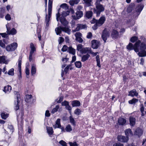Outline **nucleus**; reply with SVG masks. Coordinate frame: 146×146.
<instances>
[{"label": "nucleus", "mask_w": 146, "mask_h": 146, "mask_svg": "<svg viewBox=\"0 0 146 146\" xmlns=\"http://www.w3.org/2000/svg\"><path fill=\"white\" fill-rule=\"evenodd\" d=\"M72 104L73 107L78 106L80 105V102L78 101L75 100L72 102Z\"/></svg>", "instance_id": "cd10ccee"}, {"label": "nucleus", "mask_w": 146, "mask_h": 146, "mask_svg": "<svg viewBox=\"0 0 146 146\" xmlns=\"http://www.w3.org/2000/svg\"><path fill=\"white\" fill-rule=\"evenodd\" d=\"M113 146H123V145L119 143H117L114 144Z\"/></svg>", "instance_id": "774afa93"}, {"label": "nucleus", "mask_w": 146, "mask_h": 146, "mask_svg": "<svg viewBox=\"0 0 146 146\" xmlns=\"http://www.w3.org/2000/svg\"><path fill=\"white\" fill-rule=\"evenodd\" d=\"M52 1L53 0H49L48 9H49L50 10V9H52Z\"/></svg>", "instance_id": "79ce46f5"}, {"label": "nucleus", "mask_w": 146, "mask_h": 146, "mask_svg": "<svg viewBox=\"0 0 146 146\" xmlns=\"http://www.w3.org/2000/svg\"><path fill=\"white\" fill-rule=\"evenodd\" d=\"M142 133V130L139 128H137L135 132V134L138 136L139 137L141 136Z\"/></svg>", "instance_id": "dca6fc26"}, {"label": "nucleus", "mask_w": 146, "mask_h": 146, "mask_svg": "<svg viewBox=\"0 0 146 146\" xmlns=\"http://www.w3.org/2000/svg\"><path fill=\"white\" fill-rule=\"evenodd\" d=\"M59 143L62 146H67L66 142L63 140L60 141Z\"/></svg>", "instance_id": "603ef678"}, {"label": "nucleus", "mask_w": 146, "mask_h": 146, "mask_svg": "<svg viewBox=\"0 0 146 146\" xmlns=\"http://www.w3.org/2000/svg\"><path fill=\"white\" fill-rule=\"evenodd\" d=\"M86 27V26L85 25L82 24H78L77 25V26L75 30H73L72 31L74 32L78 31L82 29H84Z\"/></svg>", "instance_id": "f8f14e48"}, {"label": "nucleus", "mask_w": 146, "mask_h": 146, "mask_svg": "<svg viewBox=\"0 0 146 146\" xmlns=\"http://www.w3.org/2000/svg\"><path fill=\"white\" fill-rule=\"evenodd\" d=\"M135 117L132 116H130L129 118V123L131 126H133L135 123Z\"/></svg>", "instance_id": "ddd939ff"}, {"label": "nucleus", "mask_w": 146, "mask_h": 146, "mask_svg": "<svg viewBox=\"0 0 146 146\" xmlns=\"http://www.w3.org/2000/svg\"><path fill=\"white\" fill-rule=\"evenodd\" d=\"M30 48L31 49L29 56V59L30 61H31L32 59V56L33 53L36 51V49L34 45L31 43L30 44Z\"/></svg>", "instance_id": "423d86ee"}, {"label": "nucleus", "mask_w": 146, "mask_h": 146, "mask_svg": "<svg viewBox=\"0 0 146 146\" xmlns=\"http://www.w3.org/2000/svg\"><path fill=\"white\" fill-rule=\"evenodd\" d=\"M82 46L81 44H79L77 45V50L78 51H81L82 48Z\"/></svg>", "instance_id": "8fccbe9b"}, {"label": "nucleus", "mask_w": 146, "mask_h": 146, "mask_svg": "<svg viewBox=\"0 0 146 146\" xmlns=\"http://www.w3.org/2000/svg\"><path fill=\"white\" fill-rule=\"evenodd\" d=\"M0 13L5 15V8H0Z\"/></svg>", "instance_id": "13d9d810"}, {"label": "nucleus", "mask_w": 146, "mask_h": 146, "mask_svg": "<svg viewBox=\"0 0 146 146\" xmlns=\"http://www.w3.org/2000/svg\"><path fill=\"white\" fill-rule=\"evenodd\" d=\"M36 71V66L35 64H33L32 66L31 69V74L32 76H33L35 74Z\"/></svg>", "instance_id": "a878e982"}, {"label": "nucleus", "mask_w": 146, "mask_h": 146, "mask_svg": "<svg viewBox=\"0 0 146 146\" xmlns=\"http://www.w3.org/2000/svg\"><path fill=\"white\" fill-rule=\"evenodd\" d=\"M47 132L49 135H52L53 133V129L52 127H47Z\"/></svg>", "instance_id": "c85d7f7f"}, {"label": "nucleus", "mask_w": 146, "mask_h": 146, "mask_svg": "<svg viewBox=\"0 0 146 146\" xmlns=\"http://www.w3.org/2000/svg\"><path fill=\"white\" fill-rule=\"evenodd\" d=\"M68 104V102L66 101H64L62 103V106H66Z\"/></svg>", "instance_id": "338daca9"}, {"label": "nucleus", "mask_w": 146, "mask_h": 146, "mask_svg": "<svg viewBox=\"0 0 146 146\" xmlns=\"http://www.w3.org/2000/svg\"><path fill=\"white\" fill-rule=\"evenodd\" d=\"M76 38L80 37L82 36V34L79 32H77L75 34Z\"/></svg>", "instance_id": "bf43d9fd"}, {"label": "nucleus", "mask_w": 146, "mask_h": 146, "mask_svg": "<svg viewBox=\"0 0 146 146\" xmlns=\"http://www.w3.org/2000/svg\"><path fill=\"white\" fill-rule=\"evenodd\" d=\"M126 121L125 119L120 118L118 119V123L119 125H123L126 123Z\"/></svg>", "instance_id": "a211bd4d"}, {"label": "nucleus", "mask_w": 146, "mask_h": 146, "mask_svg": "<svg viewBox=\"0 0 146 146\" xmlns=\"http://www.w3.org/2000/svg\"><path fill=\"white\" fill-rule=\"evenodd\" d=\"M62 29L63 31L67 33L69 35L70 34L71 30L68 27H62Z\"/></svg>", "instance_id": "b1692460"}, {"label": "nucleus", "mask_w": 146, "mask_h": 146, "mask_svg": "<svg viewBox=\"0 0 146 146\" xmlns=\"http://www.w3.org/2000/svg\"><path fill=\"white\" fill-rule=\"evenodd\" d=\"M83 3H85L87 6H90L92 5V0H83Z\"/></svg>", "instance_id": "7c9ffc66"}, {"label": "nucleus", "mask_w": 146, "mask_h": 146, "mask_svg": "<svg viewBox=\"0 0 146 146\" xmlns=\"http://www.w3.org/2000/svg\"><path fill=\"white\" fill-rule=\"evenodd\" d=\"M143 6L142 5H140L136 8V11L137 12H140L142 10Z\"/></svg>", "instance_id": "4c0bfd02"}, {"label": "nucleus", "mask_w": 146, "mask_h": 146, "mask_svg": "<svg viewBox=\"0 0 146 146\" xmlns=\"http://www.w3.org/2000/svg\"><path fill=\"white\" fill-rule=\"evenodd\" d=\"M31 95H27L26 96L25 101L27 102H29L31 101L32 98Z\"/></svg>", "instance_id": "72a5a7b5"}, {"label": "nucleus", "mask_w": 146, "mask_h": 146, "mask_svg": "<svg viewBox=\"0 0 146 146\" xmlns=\"http://www.w3.org/2000/svg\"><path fill=\"white\" fill-rule=\"evenodd\" d=\"M76 66L78 68H80L82 66L81 63L80 61H76L75 63Z\"/></svg>", "instance_id": "a19ab883"}, {"label": "nucleus", "mask_w": 146, "mask_h": 146, "mask_svg": "<svg viewBox=\"0 0 146 146\" xmlns=\"http://www.w3.org/2000/svg\"><path fill=\"white\" fill-rule=\"evenodd\" d=\"M52 13V9L50 10L49 9H48V15H47L46 14L45 17V23L46 24V27H48L49 25V22L50 20L51 17V15Z\"/></svg>", "instance_id": "6e6552de"}, {"label": "nucleus", "mask_w": 146, "mask_h": 146, "mask_svg": "<svg viewBox=\"0 0 146 146\" xmlns=\"http://www.w3.org/2000/svg\"><path fill=\"white\" fill-rule=\"evenodd\" d=\"M97 63V66L99 67H100L101 65L100 64V60L99 56L97 55L96 57Z\"/></svg>", "instance_id": "f704fd0d"}, {"label": "nucleus", "mask_w": 146, "mask_h": 146, "mask_svg": "<svg viewBox=\"0 0 146 146\" xmlns=\"http://www.w3.org/2000/svg\"><path fill=\"white\" fill-rule=\"evenodd\" d=\"M14 69L13 68H11L8 71V74L9 75H13L14 74Z\"/></svg>", "instance_id": "c03bdc74"}, {"label": "nucleus", "mask_w": 146, "mask_h": 146, "mask_svg": "<svg viewBox=\"0 0 146 146\" xmlns=\"http://www.w3.org/2000/svg\"><path fill=\"white\" fill-rule=\"evenodd\" d=\"M66 108L67 110H69L70 113H71V108L69 105V104L66 106Z\"/></svg>", "instance_id": "052dcab7"}, {"label": "nucleus", "mask_w": 146, "mask_h": 146, "mask_svg": "<svg viewBox=\"0 0 146 146\" xmlns=\"http://www.w3.org/2000/svg\"><path fill=\"white\" fill-rule=\"evenodd\" d=\"M64 38L62 37H59L58 41L59 44H60L64 41Z\"/></svg>", "instance_id": "4d7b16f0"}, {"label": "nucleus", "mask_w": 146, "mask_h": 146, "mask_svg": "<svg viewBox=\"0 0 146 146\" xmlns=\"http://www.w3.org/2000/svg\"><path fill=\"white\" fill-rule=\"evenodd\" d=\"M92 37V34L91 33L89 32L88 33L86 37L88 38H90Z\"/></svg>", "instance_id": "0e129e2a"}, {"label": "nucleus", "mask_w": 146, "mask_h": 146, "mask_svg": "<svg viewBox=\"0 0 146 146\" xmlns=\"http://www.w3.org/2000/svg\"><path fill=\"white\" fill-rule=\"evenodd\" d=\"M61 126L60 119H58L56 121V124L53 126V127L55 129L57 128H60L61 127Z\"/></svg>", "instance_id": "f3484780"}, {"label": "nucleus", "mask_w": 146, "mask_h": 146, "mask_svg": "<svg viewBox=\"0 0 146 146\" xmlns=\"http://www.w3.org/2000/svg\"><path fill=\"white\" fill-rule=\"evenodd\" d=\"M8 114H5V113H1V117L2 119H6L7 117H8Z\"/></svg>", "instance_id": "37998d69"}, {"label": "nucleus", "mask_w": 146, "mask_h": 146, "mask_svg": "<svg viewBox=\"0 0 146 146\" xmlns=\"http://www.w3.org/2000/svg\"><path fill=\"white\" fill-rule=\"evenodd\" d=\"M76 40L79 43L82 42L83 41L82 38L80 37L76 38Z\"/></svg>", "instance_id": "6e6d98bb"}, {"label": "nucleus", "mask_w": 146, "mask_h": 146, "mask_svg": "<svg viewBox=\"0 0 146 146\" xmlns=\"http://www.w3.org/2000/svg\"><path fill=\"white\" fill-rule=\"evenodd\" d=\"M127 48L129 50H134L136 52H138L139 56L143 57L146 56V51L145 50L146 49V43L143 42L141 43V41L138 40L133 46L132 44L129 43L127 46Z\"/></svg>", "instance_id": "f257e3e1"}, {"label": "nucleus", "mask_w": 146, "mask_h": 146, "mask_svg": "<svg viewBox=\"0 0 146 146\" xmlns=\"http://www.w3.org/2000/svg\"><path fill=\"white\" fill-rule=\"evenodd\" d=\"M80 110L79 109H76L74 111V113L77 115H79L80 113Z\"/></svg>", "instance_id": "680f3d73"}, {"label": "nucleus", "mask_w": 146, "mask_h": 146, "mask_svg": "<svg viewBox=\"0 0 146 146\" xmlns=\"http://www.w3.org/2000/svg\"><path fill=\"white\" fill-rule=\"evenodd\" d=\"M129 95L132 97L135 96H136L138 95V93L136 92V90H133L129 92Z\"/></svg>", "instance_id": "aec40b11"}, {"label": "nucleus", "mask_w": 146, "mask_h": 146, "mask_svg": "<svg viewBox=\"0 0 146 146\" xmlns=\"http://www.w3.org/2000/svg\"><path fill=\"white\" fill-rule=\"evenodd\" d=\"M9 27V24H8L6 25V27L7 29V32L9 35H14L17 33L16 30L14 28H13L11 30Z\"/></svg>", "instance_id": "1a4fd4ad"}, {"label": "nucleus", "mask_w": 146, "mask_h": 146, "mask_svg": "<svg viewBox=\"0 0 146 146\" xmlns=\"http://www.w3.org/2000/svg\"><path fill=\"white\" fill-rule=\"evenodd\" d=\"M119 35L118 33L115 30H113L111 34V36L113 38H117Z\"/></svg>", "instance_id": "4be33fe9"}, {"label": "nucleus", "mask_w": 146, "mask_h": 146, "mask_svg": "<svg viewBox=\"0 0 146 146\" xmlns=\"http://www.w3.org/2000/svg\"><path fill=\"white\" fill-rule=\"evenodd\" d=\"M106 21V18L105 16L101 17L99 20H96L94 19L91 23H95V24L92 27L94 30H96L98 28V27H100Z\"/></svg>", "instance_id": "f03ea898"}, {"label": "nucleus", "mask_w": 146, "mask_h": 146, "mask_svg": "<svg viewBox=\"0 0 146 146\" xmlns=\"http://www.w3.org/2000/svg\"><path fill=\"white\" fill-rule=\"evenodd\" d=\"M96 9H94V12L96 14L97 16H99L100 13L104 11V6L100 3V1L98 0L96 1Z\"/></svg>", "instance_id": "7ed1b4c3"}, {"label": "nucleus", "mask_w": 146, "mask_h": 146, "mask_svg": "<svg viewBox=\"0 0 146 146\" xmlns=\"http://www.w3.org/2000/svg\"><path fill=\"white\" fill-rule=\"evenodd\" d=\"M68 52L69 53L74 55L75 54L76 50L72 47L70 46L68 48Z\"/></svg>", "instance_id": "c756f323"}, {"label": "nucleus", "mask_w": 146, "mask_h": 146, "mask_svg": "<svg viewBox=\"0 0 146 146\" xmlns=\"http://www.w3.org/2000/svg\"><path fill=\"white\" fill-rule=\"evenodd\" d=\"M11 86L8 85L4 87L3 91L5 93L8 94L11 91Z\"/></svg>", "instance_id": "2eb2a0df"}, {"label": "nucleus", "mask_w": 146, "mask_h": 146, "mask_svg": "<svg viewBox=\"0 0 146 146\" xmlns=\"http://www.w3.org/2000/svg\"><path fill=\"white\" fill-rule=\"evenodd\" d=\"M69 13V12L68 11H63L62 13V17L66 16L68 15Z\"/></svg>", "instance_id": "a18cd8bd"}, {"label": "nucleus", "mask_w": 146, "mask_h": 146, "mask_svg": "<svg viewBox=\"0 0 146 146\" xmlns=\"http://www.w3.org/2000/svg\"><path fill=\"white\" fill-rule=\"evenodd\" d=\"M76 17L78 19H79L83 15V13L82 11H78L76 13Z\"/></svg>", "instance_id": "2f4dec72"}, {"label": "nucleus", "mask_w": 146, "mask_h": 146, "mask_svg": "<svg viewBox=\"0 0 146 146\" xmlns=\"http://www.w3.org/2000/svg\"><path fill=\"white\" fill-rule=\"evenodd\" d=\"M118 140L119 141L123 142H126L128 140V137H125L122 135H119L117 137Z\"/></svg>", "instance_id": "9b49d317"}, {"label": "nucleus", "mask_w": 146, "mask_h": 146, "mask_svg": "<svg viewBox=\"0 0 146 146\" xmlns=\"http://www.w3.org/2000/svg\"><path fill=\"white\" fill-rule=\"evenodd\" d=\"M69 119L70 122L72 123V124L73 125H75L76 121L72 116H71L70 117Z\"/></svg>", "instance_id": "ea45409f"}, {"label": "nucleus", "mask_w": 146, "mask_h": 146, "mask_svg": "<svg viewBox=\"0 0 146 146\" xmlns=\"http://www.w3.org/2000/svg\"><path fill=\"white\" fill-rule=\"evenodd\" d=\"M100 45V42L96 40H94L92 41V46L93 48H97Z\"/></svg>", "instance_id": "9d476101"}, {"label": "nucleus", "mask_w": 146, "mask_h": 146, "mask_svg": "<svg viewBox=\"0 0 146 146\" xmlns=\"http://www.w3.org/2000/svg\"><path fill=\"white\" fill-rule=\"evenodd\" d=\"M62 27H59L56 28L55 29V31L57 35H58L61 33L62 31Z\"/></svg>", "instance_id": "473e14b6"}, {"label": "nucleus", "mask_w": 146, "mask_h": 146, "mask_svg": "<svg viewBox=\"0 0 146 146\" xmlns=\"http://www.w3.org/2000/svg\"><path fill=\"white\" fill-rule=\"evenodd\" d=\"M138 101L137 99L135 98H133L132 100L129 101V103L130 104H133L137 102Z\"/></svg>", "instance_id": "58836bf2"}, {"label": "nucleus", "mask_w": 146, "mask_h": 146, "mask_svg": "<svg viewBox=\"0 0 146 146\" xmlns=\"http://www.w3.org/2000/svg\"><path fill=\"white\" fill-rule=\"evenodd\" d=\"M17 43L13 42L7 46L6 49L7 51H13L17 48Z\"/></svg>", "instance_id": "20e7f679"}, {"label": "nucleus", "mask_w": 146, "mask_h": 146, "mask_svg": "<svg viewBox=\"0 0 146 146\" xmlns=\"http://www.w3.org/2000/svg\"><path fill=\"white\" fill-rule=\"evenodd\" d=\"M14 94L17 98V101L15 103V110H17L19 109V99H20V95L17 92H15Z\"/></svg>", "instance_id": "0eeeda50"}, {"label": "nucleus", "mask_w": 146, "mask_h": 146, "mask_svg": "<svg viewBox=\"0 0 146 146\" xmlns=\"http://www.w3.org/2000/svg\"><path fill=\"white\" fill-rule=\"evenodd\" d=\"M60 21L64 26H66L68 24V22L64 17H61L60 18Z\"/></svg>", "instance_id": "6ab92c4d"}, {"label": "nucleus", "mask_w": 146, "mask_h": 146, "mask_svg": "<svg viewBox=\"0 0 146 146\" xmlns=\"http://www.w3.org/2000/svg\"><path fill=\"white\" fill-rule=\"evenodd\" d=\"M137 37L135 36H133L131 38L130 41L132 42H134L135 41L137 40Z\"/></svg>", "instance_id": "de8ad7c7"}, {"label": "nucleus", "mask_w": 146, "mask_h": 146, "mask_svg": "<svg viewBox=\"0 0 146 146\" xmlns=\"http://www.w3.org/2000/svg\"><path fill=\"white\" fill-rule=\"evenodd\" d=\"M69 143L70 146H78V144L76 142H74L73 143L70 142Z\"/></svg>", "instance_id": "3c124183"}, {"label": "nucleus", "mask_w": 146, "mask_h": 146, "mask_svg": "<svg viewBox=\"0 0 146 146\" xmlns=\"http://www.w3.org/2000/svg\"><path fill=\"white\" fill-rule=\"evenodd\" d=\"M90 50L91 49L89 48H82L80 52L83 54H85L86 53H90Z\"/></svg>", "instance_id": "393cba45"}, {"label": "nucleus", "mask_w": 146, "mask_h": 146, "mask_svg": "<svg viewBox=\"0 0 146 146\" xmlns=\"http://www.w3.org/2000/svg\"><path fill=\"white\" fill-rule=\"evenodd\" d=\"M125 134L127 137H128V136H131L132 135V132L131 131V130L130 129H126L125 130Z\"/></svg>", "instance_id": "5701e85b"}, {"label": "nucleus", "mask_w": 146, "mask_h": 146, "mask_svg": "<svg viewBox=\"0 0 146 146\" xmlns=\"http://www.w3.org/2000/svg\"><path fill=\"white\" fill-rule=\"evenodd\" d=\"M8 128L10 129L11 132L12 133L14 130V128L12 125H9Z\"/></svg>", "instance_id": "49530a36"}, {"label": "nucleus", "mask_w": 146, "mask_h": 146, "mask_svg": "<svg viewBox=\"0 0 146 146\" xmlns=\"http://www.w3.org/2000/svg\"><path fill=\"white\" fill-rule=\"evenodd\" d=\"M68 47L66 45H64L62 48L61 49V50L63 52H65L68 50Z\"/></svg>", "instance_id": "5fc2aeb1"}, {"label": "nucleus", "mask_w": 146, "mask_h": 146, "mask_svg": "<svg viewBox=\"0 0 146 146\" xmlns=\"http://www.w3.org/2000/svg\"><path fill=\"white\" fill-rule=\"evenodd\" d=\"M18 68L19 72L21 73V60H19L18 61Z\"/></svg>", "instance_id": "09e8293b"}, {"label": "nucleus", "mask_w": 146, "mask_h": 146, "mask_svg": "<svg viewBox=\"0 0 146 146\" xmlns=\"http://www.w3.org/2000/svg\"><path fill=\"white\" fill-rule=\"evenodd\" d=\"M8 61L6 60V57L5 56H0V64L3 63L7 64Z\"/></svg>", "instance_id": "412c9836"}, {"label": "nucleus", "mask_w": 146, "mask_h": 146, "mask_svg": "<svg viewBox=\"0 0 146 146\" xmlns=\"http://www.w3.org/2000/svg\"><path fill=\"white\" fill-rule=\"evenodd\" d=\"M25 73L27 75H28L29 74V70L27 66H26V68Z\"/></svg>", "instance_id": "69168bd1"}, {"label": "nucleus", "mask_w": 146, "mask_h": 146, "mask_svg": "<svg viewBox=\"0 0 146 146\" xmlns=\"http://www.w3.org/2000/svg\"><path fill=\"white\" fill-rule=\"evenodd\" d=\"M110 32L109 30L105 29L103 31L102 35V37L104 42H106L107 38L110 36Z\"/></svg>", "instance_id": "39448f33"}, {"label": "nucleus", "mask_w": 146, "mask_h": 146, "mask_svg": "<svg viewBox=\"0 0 146 146\" xmlns=\"http://www.w3.org/2000/svg\"><path fill=\"white\" fill-rule=\"evenodd\" d=\"M90 56V55L88 54L84 55L82 57L81 61L82 62H84L87 60Z\"/></svg>", "instance_id": "bb28decb"}, {"label": "nucleus", "mask_w": 146, "mask_h": 146, "mask_svg": "<svg viewBox=\"0 0 146 146\" xmlns=\"http://www.w3.org/2000/svg\"><path fill=\"white\" fill-rule=\"evenodd\" d=\"M0 46L3 48H5V46L2 40H0Z\"/></svg>", "instance_id": "864d4df0"}, {"label": "nucleus", "mask_w": 146, "mask_h": 146, "mask_svg": "<svg viewBox=\"0 0 146 146\" xmlns=\"http://www.w3.org/2000/svg\"><path fill=\"white\" fill-rule=\"evenodd\" d=\"M62 110V108H60L59 106L57 105L55 107L52 109L51 111V113L53 114L56 112L57 111L60 112Z\"/></svg>", "instance_id": "4468645a"}, {"label": "nucleus", "mask_w": 146, "mask_h": 146, "mask_svg": "<svg viewBox=\"0 0 146 146\" xmlns=\"http://www.w3.org/2000/svg\"><path fill=\"white\" fill-rule=\"evenodd\" d=\"M72 128L71 126L69 124L66 127L65 130L67 132H70L72 130Z\"/></svg>", "instance_id": "e433bc0d"}, {"label": "nucleus", "mask_w": 146, "mask_h": 146, "mask_svg": "<svg viewBox=\"0 0 146 146\" xmlns=\"http://www.w3.org/2000/svg\"><path fill=\"white\" fill-rule=\"evenodd\" d=\"M5 19L7 20L10 21L11 19L10 15L9 14H7L5 17Z\"/></svg>", "instance_id": "e2e57ef3"}, {"label": "nucleus", "mask_w": 146, "mask_h": 146, "mask_svg": "<svg viewBox=\"0 0 146 146\" xmlns=\"http://www.w3.org/2000/svg\"><path fill=\"white\" fill-rule=\"evenodd\" d=\"M92 11H89L86 12V16L88 19L91 18L92 16Z\"/></svg>", "instance_id": "c9c22d12"}]
</instances>
